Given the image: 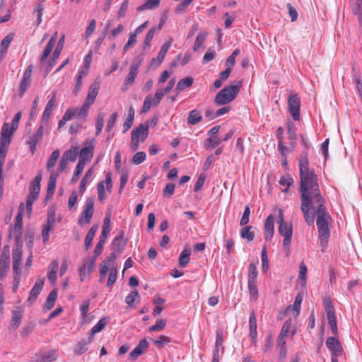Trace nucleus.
Returning <instances> with one entry per match:
<instances>
[{
  "instance_id": "nucleus-1",
  "label": "nucleus",
  "mask_w": 362,
  "mask_h": 362,
  "mask_svg": "<svg viewBox=\"0 0 362 362\" xmlns=\"http://www.w3.org/2000/svg\"><path fill=\"white\" fill-rule=\"evenodd\" d=\"M300 199H313V203L325 202L320 190L315 171L309 168L308 153L303 151L298 160Z\"/></svg>"
},
{
  "instance_id": "nucleus-2",
  "label": "nucleus",
  "mask_w": 362,
  "mask_h": 362,
  "mask_svg": "<svg viewBox=\"0 0 362 362\" xmlns=\"http://www.w3.org/2000/svg\"><path fill=\"white\" fill-rule=\"evenodd\" d=\"M316 224L319 232L320 245L322 248H325L327 245L329 238V224L331 220V216L327 211L325 202L316 203Z\"/></svg>"
},
{
  "instance_id": "nucleus-3",
  "label": "nucleus",
  "mask_w": 362,
  "mask_h": 362,
  "mask_svg": "<svg viewBox=\"0 0 362 362\" xmlns=\"http://www.w3.org/2000/svg\"><path fill=\"white\" fill-rule=\"evenodd\" d=\"M242 82L226 86L215 97L214 102L217 105H224L233 101L240 92Z\"/></svg>"
},
{
  "instance_id": "nucleus-4",
  "label": "nucleus",
  "mask_w": 362,
  "mask_h": 362,
  "mask_svg": "<svg viewBox=\"0 0 362 362\" xmlns=\"http://www.w3.org/2000/svg\"><path fill=\"white\" fill-rule=\"evenodd\" d=\"M277 223H279L278 230L279 234L284 237L283 246L286 249L289 246L291 242L293 227L291 224L288 225L284 221V212L282 209H277Z\"/></svg>"
},
{
  "instance_id": "nucleus-5",
  "label": "nucleus",
  "mask_w": 362,
  "mask_h": 362,
  "mask_svg": "<svg viewBox=\"0 0 362 362\" xmlns=\"http://www.w3.org/2000/svg\"><path fill=\"white\" fill-rule=\"evenodd\" d=\"M15 132L12 130V127L9 123L5 122L3 124L0 135V154H7L12 136Z\"/></svg>"
},
{
  "instance_id": "nucleus-6",
  "label": "nucleus",
  "mask_w": 362,
  "mask_h": 362,
  "mask_svg": "<svg viewBox=\"0 0 362 362\" xmlns=\"http://www.w3.org/2000/svg\"><path fill=\"white\" fill-rule=\"evenodd\" d=\"M110 230V216H106L103 221V230L100 235L99 241L94 250V254L95 256H99L102 253L103 245L105 243Z\"/></svg>"
},
{
  "instance_id": "nucleus-7",
  "label": "nucleus",
  "mask_w": 362,
  "mask_h": 362,
  "mask_svg": "<svg viewBox=\"0 0 362 362\" xmlns=\"http://www.w3.org/2000/svg\"><path fill=\"white\" fill-rule=\"evenodd\" d=\"M300 209L303 214L305 221L309 226L314 224L315 214H310V209L316 211V203H313V199H300Z\"/></svg>"
},
{
  "instance_id": "nucleus-8",
  "label": "nucleus",
  "mask_w": 362,
  "mask_h": 362,
  "mask_svg": "<svg viewBox=\"0 0 362 362\" xmlns=\"http://www.w3.org/2000/svg\"><path fill=\"white\" fill-rule=\"evenodd\" d=\"M94 212V200L91 197L86 199L84 209L78 219V224L83 226L85 223H89Z\"/></svg>"
},
{
  "instance_id": "nucleus-9",
  "label": "nucleus",
  "mask_w": 362,
  "mask_h": 362,
  "mask_svg": "<svg viewBox=\"0 0 362 362\" xmlns=\"http://www.w3.org/2000/svg\"><path fill=\"white\" fill-rule=\"evenodd\" d=\"M300 100L297 94H291L288 98V110L295 121L300 120Z\"/></svg>"
},
{
  "instance_id": "nucleus-10",
  "label": "nucleus",
  "mask_w": 362,
  "mask_h": 362,
  "mask_svg": "<svg viewBox=\"0 0 362 362\" xmlns=\"http://www.w3.org/2000/svg\"><path fill=\"white\" fill-rule=\"evenodd\" d=\"M94 152V141L93 140H87L85 143V146L78 151L79 160L78 163H82L83 165H86V163L90 161Z\"/></svg>"
},
{
  "instance_id": "nucleus-11",
  "label": "nucleus",
  "mask_w": 362,
  "mask_h": 362,
  "mask_svg": "<svg viewBox=\"0 0 362 362\" xmlns=\"http://www.w3.org/2000/svg\"><path fill=\"white\" fill-rule=\"evenodd\" d=\"M326 346L331 351V358H337L342 355L343 348L339 340L335 337H329L326 339Z\"/></svg>"
},
{
  "instance_id": "nucleus-12",
  "label": "nucleus",
  "mask_w": 362,
  "mask_h": 362,
  "mask_svg": "<svg viewBox=\"0 0 362 362\" xmlns=\"http://www.w3.org/2000/svg\"><path fill=\"white\" fill-rule=\"evenodd\" d=\"M10 268V253L8 246H4L0 258V278L4 279Z\"/></svg>"
},
{
  "instance_id": "nucleus-13",
  "label": "nucleus",
  "mask_w": 362,
  "mask_h": 362,
  "mask_svg": "<svg viewBox=\"0 0 362 362\" xmlns=\"http://www.w3.org/2000/svg\"><path fill=\"white\" fill-rule=\"evenodd\" d=\"M23 204L21 203L19 206L18 214L15 218V226L13 229V233L16 243H18L21 240L23 228Z\"/></svg>"
},
{
  "instance_id": "nucleus-14",
  "label": "nucleus",
  "mask_w": 362,
  "mask_h": 362,
  "mask_svg": "<svg viewBox=\"0 0 362 362\" xmlns=\"http://www.w3.org/2000/svg\"><path fill=\"white\" fill-rule=\"evenodd\" d=\"M222 332H216L215 347L213 350L212 362H219V358L224 351Z\"/></svg>"
},
{
  "instance_id": "nucleus-15",
  "label": "nucleus",
  "mask_w": 362,
  "mask_h": 362,
  "mask_svg": "<svg viewBox=\"0 0 362 362\" xmlns=\"http://www.w3.org/2000/svg\"><path fill=\"white\" fill-rule=\"evenodd\" d=\"M64 42V35H63L59 40L58 41V43L57 45V47L52 55L51 59L49 60L47 67L45 68V73L47 74L49 72L51 71L53 66L56 64V61L59 58L60 53L63 49Z\"/></svg>"
},
{
  "instance_id": "nucleus-16",
  "label": "nucleus",
  "mask_w": 362,
  "mask_h": 362,
  "mask_svg": "<svg viewBox=\"0 0 362 362\" xmlns=\"http://www.w3.org/2000/svg\"><path fill=\"white\" fill-rule=\"evenodd\" d=\"M59 354L55 350L40 351L35 354L34 362H52L58 358Z\"/></svg>"
},
{
  "instance_id": "nucleus-17",
  "label": "nucleus",
  "mask_w": 362,
  "mask_h": 362,
  "mask_svg": "<svg viewBox=\"0 0 362 362\" xmlns=\"http://www.w3.org/2000/svg\"><path fill=\"white\" fill-rule=\"evenodd\" d=\"M43 135V125L41 124L35 134L30 137V139L26 141V143L29 145L30 151L33 155L36 151V146L38 142H40L42 138Z\"/></svg>"
},
{
  "instance_id": "nucleus-18",
  "label": "nucleus",
  "mask_w": 362,
  "mask_h": 362,
  "mask_svg": "<svg viewBox=\"0 0 362 362\" xmlns=\"http://www.w3.org/2000/svg\"><path fill=\"white\" fill-rule=\"evenodd\" d=\"M22 244L19 245L17 243L16 247L13 250L12 252V261H13V272L21 271L20 268L21 259H22Z\"/></svg>"
},
{
  "instance_id": "nucleus-19",
  "label": "nucleus",
  "mask_w": 362,
  "mask_h": 362,
  "mask_svg": "<svg viewBox=\"0 0 362 362\" xmlns=\"http://www.w3.org/2000/svg\"><path fill=\"white\" fill-rule=\"evenodd\" d=\"M274 231V217L270 214L264 223V238L267 241L271 240Z\"/></svg>"
},
{
  "instance_id": "nucleus-20",
  "label": "nucleus",
  "mask_w": 362,
  "mask_h": 362,
  "mask_svg": "<svg viewBox=\"0 0 362 362\" xmlns=\"http://www.w3.org/2000/svg\"><path fill=\"white\" fill-rule=\"evenodd\" d=\"M44 281V278H39L37 279L34 284V286L30 291V296L28 299V302L32 303L36 300V298H37L38 295L40 294L42 289Z\"/></svg>"
},
{
  "instance_id": "nucleus-21",
  "label": "nucleus",
  "mask_w": 362,
  "mask_h": 362,
  "mask_svg": "<svg viewBox=\"0 0 362 362\" xmlns=\"http://www.w3.org/2000/svg\"><path fill=\"white\" fill-rule=\"evenodd\" d=\"M58 177V174L54 171L51 172L49 180H48V185L47 189V195L45 197V200L50 199L54 193L55 188H56V183H57V179Z\"/></svg>"
},
{
  "instance_id": "nucleus-22",
  "label": "nucleus",
  "mask_w": 362,
  "mask_h": 362,
  "mask_svg": "<svg viewBox=\"0 0 362 362\" xmlns=\"http://www.w3.org/2000/svg\"><path fill=\"white\" fill-rule=\"evenodd\" d=\"M140 65V62H134L131 65L129 72L124 81V83L126 85H132L134 83L135 78L137 76L139 73V68Z\"/></svg>"
},
{
  "instance_id": "nucleus-23",
  "label": "nucleus",
  "mask_w": 362,
  "mask_h": 362,
  "mask_svg": "<svg viewBox=\"0 0 362 362\" xmlns=\"http://www.w3.org/2000/svg\"><path fill=\"white\" fill-rule=\"evenodd\" d=\"M124 232L120 231L119 234L114 238L112 243L111 249L115 252H121L127 245V241L123 240Z\"/></svg>"
},
{
  "instance_id": "nucleus-24",
  "label": "nucleus",
  "mask_w": 362,
  "mask_h": 362,
  "mask_svg": "<svg viewBox=\"0 0 362 362\" xmlns=\"http://www.w3.org/2000/svg\"><path fill=\"white\" fill-rule=\"evenodd\" d=\"M56 96L54 93L51 98L48 100L45 108L44 110L42 118H41V122L43 124H46L49 122V117L51 115L53 107L54 105Z\"/></svg>"
},
{
  "instance_id": "nucleus-25",
  "label": "nucleus",
  "mask_w": 362,
  "mask_h": 362,
  "mask_svg": "<svg viewBox=\"0 0 362 362\" xmlns=\"http://www.w3.org/2000/svg\"><path fill=\"white\" fill-rule=\"evenodd\" d=\"M59 269V264L57 260H53L49 265V272L47 278L51 284H55L57 280V274Z\"/></svg>"
},
{
  "instance_id": "nucleus-26",
  "label": "nucleus",
  "mask_w": 362,
  "mask_h": 362,
  "mask_svg": "<svg viewBox=\"0 0 362 362\" xmlns=\"http://www.w3.org/2000/svg\"><path fill=\"white\" fill-rule=\"evenodd\" d=\"M42 180V175L39 173L31 181L30 184V194L38 195L40 192V182Z\"/></svg>"
},
{
  "instance_id": "nucleus-27",
  "label": "nucleus",
  "mask_w": 362,
  "mask_h": 362,
  "mask_svg": "<svg viewBox=\"0 0 362 362\" xmlns=\"http://www.w3.org/2000/svg\"><path fill=\"white\" fill-rule=\"evenodd\" d=\"M202 115L199 110L194 109V110H191L189 112L188 117H187V122L189 124L196 125L199 122H200L202 121Z\"/></svg>"
},
{
  "instance_id": "nucleus-28",
  "label": "nucleus",
  "mask_w": 362,
  "mask_h": 362,
  "mask_svg": "<svg viewBox=\"0 0 362 362\" xmlns=\"http://www.w3.org/2000/svg\"><path fill=\"white\" fill-rule=\"evenodd\" d=\"M194 79L192 76H187L180 80L176 86L175 90L177 93L184 90L185 88L191 87L193 84Z\"/></svg>"
},
{
  "instance_id": "nucleus-29",
  "label": "nucleus",
  "mask_w": 362,
  "mask_h": 362,
  "mask_svg": "<svg viewBox=\"0 0 362 362\" xmlns=\"http://www.w3.org/2000/svg\"><path fill=\"white\" fill-rule=\"evenodd\" d=\"M162 28V24L160 23L158 27V30H160ZM157 30V28L156 27H152L147 33L146 37H145V39H144V43H143V49L145 50L148 48L150 47L151 46V42L155 35V33Z\"/></svg>"
},
{
  "instance_id": "nucleus-30",
  "label": "nucleus",
  "mask_w": 362,
  "mask_h": 362,
  "mask_svg": "<svg viewBox=\"0 0 362 362\" xmlns=\"http://www.w3.org/2000/svg\"><path fill=\"white\" fill-rule=\"evenodd\" d=\"M14 37V34L11 33L8 34L1 41L0 44V54L1 56H4L6 52L7 49L10 45V43L13 40Z\"/></svg>"
},
{
  "instance_id": "nucleus-31",
  "label": "nucleus",
  "mask_w": 362,
  "mask_h": 362,
  "mask_svg": "<svg viewBox=\"0 0 362 362\" xmlns=\"http://www.w3.org/2000/svg\"><path fill=\"white\" fill-rule=\"evenodd\" d=\"M78 155V148L76 146H71L69 150H66L62 155L68 161L74 162L76 160Z\"/></svg>"
},
{
  "instance_id": "nucleus-32",
  "label": "nucleus",
  "mask_w": 362,
  "mask_h": 362,
  "mask_svg": "<svg viewBox=\"0 0 362 362\" xmlns=\"http://www.w3.org/2000/svg\"><path fill=\"white\" fill-rule=\"evenodd\" d=\"M56 222V216L54 211H49L47 217V223L42 226V228L47 229L49 231L53 230L55 227Z\"/></svg>"
},
{
  "instance_id": "nucleus-33",
  "label": "nucleus",
  "mask_w": 362,
  "mask_h": 362,
  "mask_svg": "<svg viewBox=\"0 0 362 362\" xmlns=\"http://www.w3.org/2000/svg\"><path fill=\"white\" fill-rule=\"evenodd\" d=\"M171 44H172V40H169L168 41L165 42L161 47L159 52H158V54L157 56V61H158V64H161L167 54V52H168L170 46H171Z\"/></svg>"
},
{
  "instance_id": "nucleus-34",
  "label": "nucleus",
  "mask_w": 362,
  "mask_h": 362,
  "mask_svg": "<svg viewBox=\"0 0 362 362\" xmlns=\"http://www.w3.org/2000/svg\"><path fill=\"white\" fill-rule=\"evenodd\" d=\"M221 142L222 140L218 136H210L204 141V147L206 149H212L220 145Z\"/></svg>"
},
{
  "instance_id": "nucleus-35",
  "label": "nucleus",
  "mask_w": 362,
  "mask_h": 362,
  "mask_svg": "<svg viewBox=\"0 0 362 362\" xmlns=\"http://www.w3.org/2000/svg\"><path fill=\"white\" fill-rule=\"evenodd\" d=\"M257 269L256 264L251 262L248 266V278L247 282L257 281Z\"/></svg>"
},
{
  "instance_id": "nucleus-36",
  "label": "nucleus",
  "mask_w": 362,
  "mask_h": 362,
  "mask_svg": "<svg viewBox=\"0 0 362 362\" xmlns=\"http://www.w3.org/2000/svg\"><path fill=\"white\" fill-rule=\"evenodd\" d=\"M57 298V291L56 289H54L49 293L44 307L47 310H51L54 305Z\"/></svg>"
},
{
  "instance_id": "nucleus-37",
  "label": "nucleus",
  "mask_w": 362,
  "mask_h": 362,
  "mask_svg": "<svg viewBox=\"0 0 362 362\" xmlns=\"http://www.w3.org/2000/svg\"><path fill=\"white\" fill-rule=\"evenodd\" d=\"M140 300V296L136 290L131 291L125 298V303L130 307L134 306V303H139Z\"/></svg>"
},
{
  "instance_id": "nucleus-38",
  "label": "nucleus",
  "mask_w": 362,
  "mask_h": 362,
  "mask_svg": "<svg viewBox=\"0 0 362 362\" xmlns=\"http://www.w3.org/2000/svg\"><path fill=\"white\" fill-rule=\"evenodd\" d=\"M22 313L18 310H13L12 312V318L10 322V326L11 328L16 329L18 327L21 320H22Z\"/></svg>"
},
{
  "instance_id": "nucleus-39",
  "label": "nucleus",
  "mask_w": 362,
  "mask_h": 362,
  "mask_svg": "<svg viewBox=\"0 0 362 362\" xmlns=\"http://www.w3.org/2000/svg\"><path fill=\"white\" fill-rule=\"evenodd\" d=\"M252 226H245L240 230V237L243 239L247 240L248 242H251L254 240L255 233L250 231Z\"/></svg>"
},
{
  "instance_id": "nucleus-40",
  "label": "nucleus",
  "mask_w": 362,
  "mask_h": 362,
  "mask_svg": "<svg viewBox=\"0 0 362 362\" xmlns=\"http://www.w3.org/2000/svg\"><path fill=\"white\" fill-rule=\"evenodd\" d=\"M160 0H147L143 5L137 7L138 11H142L148 9H153L159 6Z\"/></svg>"
},
{
  "instance_id": "nucleus-41",
  "label": "nucleus",
  "mask_w": 362,
  "mask_h": 362,
  "mask_svg": "<svg viewBox=\"0 0 362 362\" xmlns=\"http://www.w3.org/2000/svg\"><path fill=\"white\" fill-rule=\"evenodd\" d=\"M208 33L206 31H202L198 33L197 37L195 39V42L193 46V50L194 52L197 51L202 45L203 42L205 41Z\"/></svg>"
},
{
  "instance_id": "nucleus-42",
  "label": "nucleus",
  "mask_w": 362,
  "mask_h": 362,
  "mask_svg": "<svg viewBox=\"0 0 362 362\" xmlns=\"http://www.w3.org/2000/svg\"><path fill=\"white\" fill-rule=\"evenodd\" d=\"M247 286L250 293V300L255 301L257 300L259 296L257 282H247Z\"/></svg>"
},
{
  "instance_id": "nucleus-43",
  "label": "nucleus",
  "mask_w": 362,
  "mask_h": 362,
  "mask_svg": "<svg viewBox=\"0 0 362 362\" xmlns=\"http://www.w3.org/2000/svg\"><path fill=\"white\" fill-rule=\"evenodd\" d=\"M59 156H60V151L59 149H56L52 153V154L47 163V169L48 171H50L51 168H53L56 165V163H57V160L59 159Z\"/></svg>"
},
{
  "instance_id": "nucleus-44",
  "label": "nucleus",
  "mask_w": 362,
  "mask_h": 362,
  "mask_svg": "<svg viewBox=\"0 0 362 362\" xmlns=\"http://www.w3.org/2000/svg\"><path fill=\"white\" fill-rule=\"evenodd\" d=\"M98 230L97 226H93L90 230L88 231V233L86 235V239H85V247L86 249L88 250L89 247L92 244V241L94 238V236L95 235V233Z\"/></svg>"
},
{
  "instance_id": "nucleus-45",
  "label": "nucleus",
  "mask_w": 362,
  "mask_h": 362,
  "mask_svg": "<svg viewBox=\"0 0 362 362\" xmlns=\"http://www.w3.org/2000/svg\"><path fill=\"white\" fill-rule=\"evenodd\" d=\"M190 250L184 249L179 257V265L180 267H185L189 262Z\"/></svg>"
},
{
  "instance_id": "nucleus-46",
  "label": "nucleus",
  "mask_w": 362,
  "mask_h": 362,
  "mask_svg": "<svg viewBox=\"0 0 362 362\" xmlns=\"http://www.w3.org/2000/svg\"><path fill=\"white\" fill-rule=\"evenodd\" d=\"M53 42H54V39L49 40L48 41L46 47L43 51V53L40 57V63L41 64H42L45 62V60L47 59V58L48 57V56L49 55L51 52L52 51L53 47L55 45L54 44H53Z\"/></svg>"
},
{
  "instance_id": "nucleus-47",
  "label": "nucleus",
  "mask_w": 362,
  "mask_h": 362,
  "mask_svg": "<svg viewBox=\"0 0 362 362\" xmlns=\"http://www.w3.org/2000/svg\"><path fill=\"white\" fill-rule=\"evenodd\" d=\"M302 301V295L300 293H298L296 296L294 303L293 305V310L294 312V316L296 317H297L300 314Z\"/></svg>"
},
{
  "instance_id": "nucleus-48",
  "label": "nucleus",
  "mask_w": 362,
  "mask_h": 362,
  "mask_svg": "<svg viewBox=\"0 0 362 362\" xmlns=\"http://www.w3.org/2000/svg\"><path fill=\"white\" fill-rule=\"evenodd\" d=\"M93 175V170L89 169L85 174L84 177L82 178L79 185V191L82 194L86 191V184L88 179L91 178Z\"/></svg>"
},
{
  "instance_id": "nucleus-49",
  "label": "nucleus",
  "mask_w": 362,
  "mask_h": 362,
  "mask_svg": "<svg viewBox=\"0 0 362 362\" xmlns=\"http://www.w3.org/2000/svg\"><path fill=\"white\" fill-rule=\"evenodd\" d=\"M292 327H293V320L291 318L286 320L281 328L279 335L287 337Z\"/></svg>"
},
{
  "instance_id": "nucleus-50",
  "label": "nucleus",
  "mask_w": 362,
  "mask_h": 362,
  "mask_svg": "<svg viewBox=\"0 0 362 362\" xmlns=\"http://www.w3.org/2000/svg\"><path fill=\"white\" fill-rule=\"evenodd\" d=\"M76 110V117L78 120L85 122L89 109L82 105L80 109L74 108Z\"/></svg>"
},
{
  "instance_id": "nucleus-51",
  "label": "nucleus",
  "mask_w": 362,
  "mask_h": 362,
  "mask_svg": "<svg viewBox=\"0 0 362 362\" xmlns=\"http://www.w3.org/2000/svg\"><path fill=\"white\" fill-rule=\"evenodd\" d=\"M107 323V317H103L101 318L97 323L95 325H94L92 328H91V330L93 331V333H98L100 332V331H102L106 326Z\"/></svg>"
},
{
  "instance_id": "nucleus-52",
  "label": "nucleus",
  "mask_w": 362,
  "mask_h": 362,
  "mask_svg": "<svg viewBox=\"0 0 362 362\" xmlns=\"http://www.w3.org/2000/svg\"><path fill=\"white\" fill-rule=\"evenodd\" d=\"M293 183V179L288 175H284L279 180V184L281 186H286V188L282 190L283 192H286L288 188Z\"/></svg>"
},
{
  "instance_id": "nucleus-53",
  "label": "nucleus",
  "mask_w": 362,
  "mask_h": 362,
  "mask_svg": "<svg viewBox=\"0 0 362 362\" xmlns=\"http://www.w3.org/2000/svg\"><path fill=\"white\" fill-rule=\"evenodd\" d=\"M170 341L171 340L170 337L165 335H160L158 339L153 341V344L158 349H162L164 345L168 344Z\"/></svg>"
},
{
  "instance_id": "nucleus-54",
  "label": "nucleus",
  "mask_w": 362,
  "mask_h": 362,
  "mask_svg": "<svg viewBox=\"0 0 362 362\" xmlns=\"http://www.w3.org/2000/svg\"><path fill=\"white\" fill-rule=\"evenodd\" d=\"M104 126V116L103 113H99L97 117L96 123H95V136H99Z\"/></svg>"
},
{
  "instance_id": "nucleus-55",
  "label": "nucleus",
  "mask_w": 362,
  "mask_h": 362,
  "mask_svg": "<svg viewBox=\"0 0 362 362\" xmlns=\"http://www.w3.org/2000/svg\"><path fill=\"white\" fill-rule=\"evenodd\" d=\"M146 153L144 151H139V152L136 153L134 155V156L132 159V161L135 165H139V164L142 163L146 160Z\"/></svg>"
},
{
  "instance_id": "nucleus-56",
  "label": "nucleus",
  "mask_w": 362,
  "mask_h": 362,
  "mask_svg": "<svg viewBox=\"0 0 362 362\" xmlns=\"http://www.w3.org/2000/svg\"><path fill=\"white\" fill-rule=\"evenodd\" d=\"M166 325V321L163 319L158 320L156 323L151 326L148 329L149 332H159L163 330Z\"/></svg>"
},
{
  "instance_id": "nucleus-57",
  "label": "nucleus",
  "mask_w": 362,
  "mask_h": 362,
  "mask_svg": "<svg viewBox=\"0 0 362 362\" xmlns=\"http://www.w3.org/2000/svg\"><path fill=\"white\" fill-rule=\"evenodd\" d=\"M329 325L330 326L332 333L336 336L338 334L337 325L336 321V316L331 315L327 316Z\"/></svg>"
},
{
  "instance_id": "nucleus-58",
  "label": "nucleus",
  "mask_w": 362,
  "mask_h": 362,
  "mask_svg": "<svg viewBox=\"0 0 362 362\" xmlns=\"http://www.w3.org/2000/svg\"><path fill=\"white\" fill-rule=\"evenodd\" d=\"M287 134L288 139L291 141L296 140V127L294 123L289 122L287 124Z\"/></svg>"
},
{
  "instance_id": "nucleus-59",
  "label": "nucleus",
  "mask_w": 362,
  "mask_h": 362,
  "mask_svg": "<svg viewBox=\"0 0 362 362\" xmlns=\"http://www.w3.org/2000/svg\"><path fill=\"white\" fill-rule=\"evenodd\" d=\"M44 10V6L42 4H38L33 9V13L36 14L37 16V25L38 26L42 22V11Z\"/></svg>"
},
{
  "instance_id": "nucleus-60",
  "label": "nucleus",
  "mask_w": 362,
  "mask_h": 362,
  "mask_svg": "<svg viewBox=\"0 0 362 362\" xmlns=\"http://www.w3.org/2000/svg\"><path fill=\"white\" fill-rule=\"evenodd\" d=\"M98 256L94 255L91 258H86L83 260V264H86V269L88 271V273H90L94 267L95 259Z\"/></svg>"
},
{
  "instance_id": "nucleus-61",
  "label": "nucleus",
  "mask_w": 362,
  "mask_h": 362,
  "mask_svg": "<svg viewBox=\"0 0 362 362\" xmlns=\"http://www.w3.org/2000/svg\"><path fill=\"white\" fill-rule=\"evenodd\" d=\"M117 278V270L116 268H111L110 270V274L108 276V279L107 281V286H112Z\"/></svg>"
},
{
  "instance_id": "nucleus-62",
  "label": "nucleus",
  "mask_w": 362,
  "mask_h": 362,
  "mask_svg": "<svg viewBox=\"0 0 362 362\" xmlns=\"http://www.w3.org/2000/svg\"><path fill=\"white\" fill-rule=\"evenodd\" d=\"M83 122H81V120H77L76 122H73L69 127V132L71 134H76L81 129L82 124H83Z\"/></svg>"
},
{
  "instance_id": "nucleus-63",
  "label": "nucleus",
  "mask_w": 362,
  "mask_h": 362,
  "mask_svg": "<svg viewBox=\"0 0 362 362\" xmlns=\"http://www.w3.org/2000/svg\"><path fill=\"white\" fill-rule=\"evenodd\" d=\"M250 209L248 206H246L244 209V211L243 214V216L241 217V219L240 221V226H245L249 223V217L250 215Z\"/></svg>"
},
{
  "instance_id": "nucleus-64",
  "label": "nucleus",
  "mask_w": 362,
  "mask_h": 362,
  "mask_svg": "<svg viewBox=\"0 0 362 362\" xmlns=\"http://www.w3.org/2000/svg\"><path fill=\"white\" fill-rule=\"evenodd\" d=\"M88 343L85 340L80 341L75 349V353L81 355L88 350Z\"/></svg>"
}]
</instances>
